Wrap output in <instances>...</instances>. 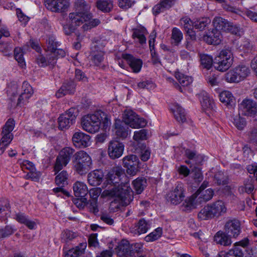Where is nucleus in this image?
Segmentation results:
<instances>
[{
  "label": "nucleus",
  "instance_id": "obj_1",
  "mask_svg": "<svg viewBox=\"0 0 257 257\" xmlns=\"http://www.w3.org/2000/svg\"><path fill=\"white\" fill-rule=\"evenodd\" d=\"M124 174V171L121 167L113 168L108 174L107 181L110 186L102 192L101 196L114 198V202H118L120 205L126 206L133 200L132 189L127 184L116 186Z\"/></svg>",
  "mask_w": 257,
  "mask_h": 257
},
{
  "label": "nucleus",
  "instance_id": "obj_2",
  "mask_svg": "<svg viewBox=\"0 0 257 257\" xmlns=\"http://www.w3.org/2000/svg\"><path fill=\"white\" fill-rule=\"evenodd\" d=\"M104 116L105 121L107 122L108 118L101 111H97L93 114H87L81 119L82 128L91 134H94L99 130L101 121Z\"/></svg>",
  "mask_w": 257,
  "mask_h": 257
},
{
  "label": "nucleus",
  "instance_id": "obj_3",
  "mask_svg": "<svg viewBox=\"0 0 257 257\" xmlns=\"http://www.w3.org/2000/svg\"><path fill=\"white\" fill-rule=\"evenodd\" d=\"M72 163L74 171L80 175L86 174L91 169V158L84 151H80L74 155Z\"/></svg>",
  "mask_w": 257,
  "mask_h": 257
},
{
  "label": "nucleus",
  "instance_id": "obj_4",
  "mask_svg": "<svg viewBox=\"0 0 257 257\" xmlns=\"http://www.w3.org/2000/svg\"><path fill=\"white\" fill-rule=\"evenodd\" d=\"M226 211L224 203L221 200L207 204L202 208L198 214L200 220H208L215 216H219Z\"/></svg>",
  "mask_w": 257,
  "mask_h": 257
},
{
  "label": "nucleus",
  "instance_id": "obj_5",
  "mask_svg": "<svg viewBox=\"0 0 257 257\" xmlns=\"http://www.w3.org/2000/svg\"><path fill=\"white\" fill-rule=\"evenodd\" d=\"M92 17L91 14L83 15L77 12L71 13L69 15V19L72 26H79L83 22H86L83 26L84 30L96 27L100 23L99 20L97 19L92 20Z\"/></svg>",
  "mask_w": 257,
  "mask_h": 257
},
{
  "label": "nucleus",
  "instance_id": "obj_6",
  "mask_svg": "<svg viewBox=\"0 0 257 257\" xmlns=\"http://www.w3.org/2000/svg\"><path fill=\"white\" fill-rule=\"evenodd\" d=\"M214 191L211 188L205 190H200L187 198L183 203V205L187 209H191L195 207L198 200V202H206L210 200L213 196Z\"/></svg>",
  "mask_w": 257,
  "mask_h": 257
},
{
  "label": "nucleus",
  "instance_id": "obj_7",
  "mask_svg": "<svg viewBox=\"0 0 257 257\" xmlns=\"http://www.w3.org/2000/svg\"><path fill=\"white\" fill-rule=\"evenodd\" d=\"M250 73L249 67L245 65H239L229 70L225 74V80L229 83H238L244 80Z\"/></svg>",
  "mask_w": 257,
  "mask_h": 257
},
{
  "label": "nucleus",
  "instance_id": "obj_8",
  "mask_svg": "<svg viewBox=\"0 0 257 257\" xmlns=\"http://www.w3.org/2000/svg\"><path fill=\"white\" fill-rule=\"evenodd\" d=\"M233 62L232 54L230 50L225 49L222 50L215 58L214 67L219 71H225L232 65Z\"/></svg>",
  "mask_w": 257,
  "mask_h": 257
},
{
  "label": "nucleus",
  "instance_id": "obj_9",
  "mask_svg": "<svg viewBox=\"0 0 257 257\" xmlns=\"http://www.w3.org/2000/svg\"><path fill=\"white\" fill-rule=\"evenodd\" d=\"M78 114V108L75 107L69 108L59 117L58 119L59 128L61 130L69 128L75 122Z\"/></svg>",
  "mask_w": 257,
  "mask_h": 257
},
{
  "label": "nucleus",
  "instance_id": "obj_10",
  "mask_svg": "<svg viewBox=\"0 0 257 257\" xmlns=\"http://www.w3.org/2000/svg\"><path fill=\"white\" fill-rule=\"evenodd\" d=\"M122 117L125 124L133 128L143 127L147 124L146 120L144 118L140 117L132 110H125Z\"/></svg>",
  "mask_w": 257,
  "mask_h": 257
},
{
  "label": "nucleus",
  "instance_id": "obj_11",
  "mask_svg": "<svg viewBox=\"0 0 257 257\" xmlns=\"http://www.w3.org/2000/svg\"><path fill=\"white\" fill-rule=\"evenodd\" d=\"M185 189L181 183H178L168 194V201L174 205H178L185 197Z\"/></svg>",
  "mask_w": 257,
  "mask_h": 257
},
{
  "label": "nucleus",
  "instance_id": "obj_12",
  "mask_svg": "<svg viewBox=\"0 0 257 257\" xmlns=\"http://www.w3.org/2000/svg\"><path fill=\"white\" fill-rule=\"evenodd\" d=\"M239 111L243 115L253 116L257 113V102L253 99L245 98L239 104Z\"/></svg>",
  "mask_w": 257,
  "mask_h": 257
},
{
  "label": "nucleus",
  "instance_id": "obj_13",
  "mask_svg": "<svg viewBox=\"0 0 257 257\" xmlns=\"http://www.w3.org/2000/svg\"><path fill=\"white\" fill-rule=\"evenodd\" d=\"M15 125V121L13 119H9L3 127L1 133L2 138L0 140L1 143L9 145L14 138L12 131Z\"/></svg>",
  "mask_w": 257,
  "mask_h": 257
},
{
  "label": "nucleus",
  "instance_id": "obj_14",
  "mask_svg": "<svg viewBox=\"0 0 257 257\" xmlns=\"http://www.w3.org/2000/svg\"><path fill=\"white\" fill-rule=\"evenodd\" d=\"M224 230L232 238H236L241 232L240 222L236 219L229 220L226 222Z\"/></svg>",
  "mask_w": 257,
  "mask_h": 257
},
{
  "label": "nucleus",
  "instance_id": "obj_15",
  "mask_svg": "<svg viewBox=\"0 0 257 257\" xmlns=\"http://www.w3.org/2000/svg\"><path fill=\"white\" fill-rule=\"evenodd\" d=\"M123 166L127 169L126 172L131 175H134L138 171L139 160L138 157L130 155L122 159Z\"/></svg>",
  "mask_w": 257,
  "mask_h": 257
},
{
  "label": "nucleus",
  "instance_id": "obj_16",
  "mask_svg": "<svg viewBox=\"0 0 257 257\" xmlns=\"http://www.w3.org/2000/svg\"><path fill=\"white\" fill-rule=\"evenodd\" d=\"M103 46L97 42L93 43L91 47L92 62L97 66H100L104 60V52L101 50Z\"/></svg>",
  "mask_w": 257,
  "mask_h": 257
},
{
  "label": "nucleus",
  "instance_id": "obj_17",
  "mask_svg": "<svg viewBox=\"0 0 257 257\" xmlns=\"http://www.w3.org/2000/svg\"><path fill=\"white\" fill-rule=\"evenodd\" d=\"M124 145L117 141H110L108 146L107 153L111 159L121 157L124 151Z\"/></svg>",
  "mask_w": 257,
  "mask_h": 257
},
{
  "label": "nucleus",
  "instance_id": "obj_18",
  "mask_svg": "<svg viewBox=\"0 0 257 257\" xmlns=\"http://www.w3.org/2000/svg\"><path fill=\"white\" fill-rule=\"evenodd\" d=\"M33 93V90L32 86L28 82L24 81L22 86V92L18 99L17 105L22 106L26 104Z\"/></svg>",
  "mask_w": 257,
  "mask_h": 257
},
{
  "label": "nucleus",
  "instance_id": "obj_19",
  "mask_svg": "<svg viewBox=\"0 0 257 257\" xmlns=\"http://www.w3.org/2000/svg\"><path fill=\"white\" fill-rule=\"evenodd\" d=\"M90 136L81 132L75 133L72 137L74 145L79 148H84L89 146L90 145Z\"/></svg>",
  "mask_w": 257,
  "mask_h": 257
},
{
  "label": "nucleus",
  "instance_id": "obj_20",
  "mask_svg": "<svg viewBox=\"0 0 257 257\" xmlns=\"http://www.w3.org/2000/svg\"><path fill=\"white\" fill-rule=\"evenodd\" d=\"M68 5L67 0H49L46 4L48 9L58 13L64 11Z\"/></svg>",
  "mask_w": 257,
  "mask_h": 257
},
{
  "label": "nucleus",
  "instance_id": "obj_21",
  "mask_svg": "<svg viewBox=\"0 0 257 257\" xmlns=\"http://www.w3.org/2000/svg\"><path fill=\"white\" fill-rule=\"evenodd\" d=\"M221 39L220 31L217 29H213L211 31L209 30L203 36V40L210 45H218L220 43Z\"/></svg>",
  "mask_w": 257,
  "mask_h": 257
},
{
  "label": "nucleus",
  "instance_id": "obj_22",
  "mask_svg": "<svg viewBox=\"0 0 257 257\" xmlns=\"http://www.w3.org/2000/svg\"><path fill=\"white\" fill-rule=\"evenodd\" d=\"M75 87L76 84L73 81H67L56 92L55 95L57 98H61L66 94L74 93L75 91Z\"/></svg>",
  "mask_w": 257,
  "mask_h": 257
},
{
  "label": "nucleus",
  "instance_id": "obj_23",
  "mask_svg": "<svg viewBox=\"0 0 257 257\" xmlns=\"http://www.w3.org/2000/svg\"><path fill=\"white\" fill-rule=\"evenodd\" d=\"M176 1L177 0H160V2L153 7V14L158 15L169 10L174 6Z\"/></svg>",
  "mask_w": 257,
  "mask_h": 257
},
{
  "label": "nucleus",
  "instance_id": "obj_24",
  "mask_svg": "<svg viewBox=\"0 0 257 257\" xmlns=\"http://www.w3.org/2000/svg\"><path fill=\"white\" fill-rule=\"evenodd\" d=\"M132 38L140 44L143 45L146 43L145 35L147 34L146 29L142 26H138L132 29Z\"/></svg>",
  "mask_w": 257,
  "mask_h": 257
},
{
  "label": "nucleus",
  "instance_id": "obj_25",
  "mask_svg": "<svg viewBox=\"0 0 257 257\" xmlns=\"http://www.w3.org/2000/svg\"><path fill=\"white\" fill-rule=\"evenodd\" d=\"M132 249L129 242L126 240H122L118 244L116 252L120 257H130L133 255Z\"/></svg>",
  "mask_w": 257,
  "mask_h": 257
},
{
  "label": "nucleus",
  "instance_id": "obj_26",
  "mask_svg": "<svg viewBox=\"0 0 257 257\" xmlns=\"http://www.w3.org/2000/svg\"><path fill=\"white\" fill-rule=\"evenodd\" d=\"M185 156L188 159L185 163L192 165H200L204 161V156L200 154H196V152L190 150H186L185 153Z\"/></svg>",
  "mask_w": 257,
  "mask_h": 257
},
{
  "label": "nucleus",
  "instance_id": "obj_27",
  "mask_svg": "<svg viewBox=\"0 0 257 257\" xmlns=\"http://www.w3.org/2000/svg\"><path fill=\"white\" fill-rule=\"evenodd\" d=\"M86 247V242L80 243L74 248L64 250L63 254L65 257H79L84 253Z\"/></svg>",
  "mask_w": 257,
  "mask_h": 257
},
{
  "label": "nucleus",
  "instance_id": "obj_28",
  "mask_svg": "<svg viewBox=\"0 0 257 257\" xmlns=\"http://www.w3.org/2000/svg\"><path fill=\"white\" fill-rule=\"evenodd\" d=\"M151 226V222L144 218L141 219L136 224L135 228H132V232L135 234L139 235L142 233H146Z\"/></svg>",
  "mask_w": 257,
  "mask_h": 257
},
{
  "label": "nucleus",
  "instance_id": "obj_29",
  "mask_svg": "<svg viewBox=\"0 0 257 257\" xmlns=\"http://www.w3.org/2000/svg\"><path fill=\"white\" fill-rule=\"evenodd\" d=\"M176 77L177 79L181 86L176 84L175 87L178 89L180 92H183V88L189 86L193 82V79L191 76L186 75L182 73H178L176 74Z\"/></svg>",
  "mask_w": 257,
  "mask_h": 257
},
{
  "label": "nucleus",
  "instance_id": "obj_30",
  "mask_svg": "<svg viewBox=\"0 0 257 257\" xmlns=\"http://www.w3.org/2000/svg\"><path fill=\"white\" fill-rule=\"evenodd\" d=\"M103 176L102 171L99 170H94L88 174V182L91 186H98L102 182Z\"/></svg>",
  "mask_w": 257,
  "mask_h": 257
},
{
  "label": "nucleus",
  "instance_id": "obj_31",
  "mask_svg": "<svg viewBox=\"0 0 257 257\" xmlns=\"http://www.w3.org/2000/svg\"><path fill=\"white\" fill-rule=\"evenodd\" d=\"M171 110L174 114L175 119L180 123H183L186 120L185 110L177 103H174L171 106Z\"/></svg>",
  "mask_w": 257,
  "mask_h": 257
},
{
  "label": "nucleus",
  "instance_id": "obj_32",
  "mask_svg": "<svg viewBox=\"0 0 257 257\" xmlns=\"http://www.w3.org/2000/svg\"><path fill=\"white\" fill-rule=\"evenodd\" d=\"M119 120L114 123L115 133L117 137L121 139H125L128 135V127Z\"/></svg>",
  "mask_w": 257,
  "mask_h": 257
},
{
  "label": "nucleus",
  "instance_id": "obj_33",
  "mask_svg": "<svg viewBox=\"0 0 257 257\" xmlns=\"http://www.w3.org/2000/svg\"><path fill=\"white\" fill-rule=\"evenodd\" d=\"M73 188L74 195L76 197L85 198L88 193L87 185L82 182H76L73 184Z\"/></svg>",
  "mask_w": 257,
  "mask_h": 257
},
{
  "label": "nucleus",
  "instance_id": "obj_34",
  "mask_svg": "<svg viewBox=\"0 0 257 257\" xmlns=\"http://www.w3.org/2000/svg\"><path fill=\"white\" fill-rule=\"evenodd\" d=\"M123 58L127 61L134 72L138 73L140 71L142 66V61L140 59L136 58L130 54L124 55Z\"/></svg>",
  "mask_w": 257,
  "mask_h": 257
},
{
  "label": "nucleus",
  "instance_id": "obj_35",
  "mask_svg": "<svg viewBox=\"0 0 257 257\" xmlns=\"http://www.w3.org/2000/svg\"><path fill=\"white\" fill-rule=\"evenodd\" d=\"M232 238L229 235L226 233L225 231H219L214 237V241L217 243L224 246L231 245Z\"/></svg>",
  "mask_w": 257,
  "mask_h": 257
},
{
  "label": "nucleus",
  "instance_id": "obj_36",
  "mask_svg": "<svg viewBox=\"0 0 257 257\" xmlns=\"http://www.w3.org/2000/svg\"><path fill=\"white\" fill-rule=\"evenodd\" d=\"M15 219L19 223L25 224L30 229H35L36 228V222L30 219L24 213H19L17 214Z\"/></svg>",
  "mask_w": 257,
  "mask_h": 257
},
{
  "label": "nucleus",
  "instance_id": "obj_37",
  "mask_svg": "<svg viewBox=\"0 0 257 257\" xmlns=\"http://www.w3.org/2000/svg\"><path fill=\"white\" fill-rule=\"evenodd\" d=\"M74 7L76 12L83 15L91 14L89 13L90 6L85 0H76L74 3Z\"/></svg>",
  "mask_w": 257,
  "mask_h": 257
},
{
  "label": "nucleus",
  "instance_id": "obj_38",
  "mask_svg": "<svg viewBox=\"0 0 257 257\" xmlns=\"http://www.w3.org/2000/svg\"><path fill=\"white\" fill-rule=\"evenodd\" d=\"M220 101L225 105H232L235 102V99L232 94L229 91H223L219 95Z\"/></svg>",
  "mask_w": 257,
  "mask_h": 257
},
{
  "label": "nucleus",
  "instance_id": "obj_39",
  "mask_svg": "<svg viewBox=\"0 0 257 257\" xmlns=\"http://www.w3.org/2000/svg\"><path fill=\"white\" fill-rule=\"evenodd\" d=\"M10 204L8 200L0 199V220L3 221L7 219L10 215Z\"/></svg>",
  "mask_w": 257,
  "mask_h": 257
},
{
  "label": "nucleus",
  "instance_id": "obj_40",
  "mask_svg": "<svg viewBox=\"0 0 257 257\" xmlns=\"http://www.w3.org/2000/svg\"><path fill=\"white\" fill-rule=\"evenodd\" d=\"M229 21L220 17H215L213 20V24L215 28L218 31L222 30L225 31L227 30Z\"/></svg>",
  "mask_w": 257,
  "mask_h": 257
},
{
  "label": "nucleus",
  "instance_id": "obj_41",
  "mask_svg": "<svg viewBox=\"0 0 257 257\" xmlns=\"http://www.w3.org/2000/svg\"><path fill=\"white\" fill-rule=\"evenodd\" d=\"M134 190L138 194H141L147 186V181L144 178H138L132 182Z\"/></svg>",
  "mask_w": 257,
  "mask_h": 257
},
{
  "label": "nucleus",
  "instance_id": "obj_42",
  "mask_svg": "<svg viewBox=\"0 0 257 257\" xmlns=\"http://www.w3.org/2000/svg\"><path fill=\"white\" fill-rule=\"evenodd\" d=\"M200 101L202 107L205 109H213L215 107L213 100L210 99L206 93L201 94Z\"/></svg>",
  "mask_w": 257,
  "mask_h": 257
},
{
  "label": "nucleus",
  "instance_id": "obj_43",
  "mask_svg": "<svg viewBox=\"0 0 257 257\" xmlns=\"http://www.w3.org/2000/svg\"><path fill=\"white\" fill-rule=\"evenodd\" d=\"M98 9L104 12H109L113 8L112 0H98L97 2Z\"/></svg>",
  "mask_w": 257,
  "mask_h": 257
},
{
  "label": "nucleus",
  "instance_id": "obj_44",
  "mask_svg": "<svg viewBox=\"0 0 257 257\" xmlns=\"http://www.w3.org/2000/svg\"><path fill=\"white\" fill-rule=\"evenodd\" d=\"M200 60L201 66L203 68L209 70L212 67L213 58L211 55L206 54H200Z\"/></svg>",
  "mask_w": 257,
  "mask_h": 257
},
{
  "label": "nucleus",
  "instance_id": "obj_45",
  "mask_svg": "<svg viewBox=\"0 0 257 257\" xmlns=\"http://www.w3.org/2000/svg\"><path fill=\"white\" fill-rule=\"evenodd\" d=\"M69 175L66 171H62L55 178V182L58 186L64 187L68 184Z\"/></svg>",
  "mask_w": 257,
  "mask_h": 257
},
{
  "label": "nucleus",
  "instance_id": "obj_46",
  "mask_svg": "<svg viewBox=\"0 0 257 257\" xmlns=\"http://www.w3.org/2000/svg\"><path fill=\"white\" fill-rule=\"evenodd\" d=\"M49 54L50 55L49 62L55 64L58 58L64 57L65 56V52L62 49H57V48L52 53H49Z\"/></svg>",
  "mask_w": 257,
  "mask_h": 257
},
{
  "label": "nucleus",
  "instance_id": "obj_47",
  "mask_svg": "<svg viewBox=\"0 0 257 257\" xmlns=\"http://www.w3.org/2000/svg\"><path fill=\"white\" fill-rule=\"evenodd\" d=\"M24 51L22 48L17 47L14 50V56L16 61L21 67L25 66V62L23 57Z\"/></svg>",
  "mask_w": 257,
  "mask_h": 257
},
{
  "label": "nucleus",
  "instance_id": "obj_48",
  "mask_svg": "<svg viewBox=\"0 0 257 257\" xmlns=\"http://www.w3.org/2000/svg\"><path fill=\"white\" fill-rule=\"evenodd\" d=\"M46 51L49 54L52 53L59 46L58 42L56 41V39L53 36L49 37L46 41Z\"/></svg>",
  "mask_w": 257,
  "mask_h": 257
},
{
  "label": "nucleus",
  "instance_id": "obj_49",
  "mask_svg": "<svg viewBox=\"0 0 257 257\" xmlns=\"http://www.w3.org/2000/svg\"><path fill=\"white\" fill-rule=\"evenodd\" d=\"M70 161L66 160L65 158L60 157L58 155L57 157L56 163L54 166V171L56 174L59 171L65 167Z\"/></svg>",
  "mask_w": 257,
  "mask_h": 257
},
{
  "label": "nucleus",
  "instance_id": "obj_50",
  "mask_svg": "<svg viewBox=\"0 0 257 257\" xmlns=\"http://www.w3.org/2000/svg\"><path fill=\"white\" fill-rule=\"evenodd\" d=\"M211 20L207 18H203L194 22V28L200 31L203 30L209 24Z\"/></svg>",
  "mask_w": 257,
  "mask_h": 257
},
{
  "label": "nucleus",
  "instance_id": "obj_51",
  "mask_svg": "<svg viewBox=\"0 0 257 257\" xmlns=\"http://www.w3.org/2000/svg\"><path fill=\"white\" fill-rule=\"evenodd\" d=\"M214 181L218 185H225L227 184L228 178L223 172L218 171L214 175Z\"/></svg>",
  "mask_w": 257,
  "mask_h": 257
},
{
  "label": "nucleus",
  "instance_id": "obj_52",
  "mask_svg": "<svg viewBox=\"0 0 257 257\" xmlns=\"http://www.w3.org/2000/svg\"><path fill=\"white\" fill-rule=\"evenodd\" d=\"M162 234V229L160 227L156 228L154 231L147 235L145 239L147 242L154 241L160 238Z\"/></svg>",
  "mask_w": 257,
  "mask_h": 257
},
{
  "label": "nucleus",
  "instance_id": "obj_53",
  "mask_svg": "<svg viewBox=\"0 0 257 257\" xmlns=\"http://www.w3.org/2000/svg\"><path fill=\"white\" fill-rule=\"evenodd\" d=\"M171 38L173 43L176 45H178L183 39V34L181 31L177 28H174L172 32Z\"/></svg>",
  "mask_w": 257,
  "mask_h": 257
},
{
  "label": "nucleus",
  "instance_id": "obj_54",
  "mask_svg": "<svg viewBox=\"0 0 257 257\" xmlns=\"http://www.w3.org/2000/svg\"><path fill=\"white\" fill-rule=\"evenodd\" d=\"M47 58L43 56L42 55H38L36 58V62L38 65L40 67H46L48 65H54V64H51L49 62L50 60V55L49 53L47 54Z\"/></svg>",
  "mask_w": 257,
  "mask_h": 257
},
{
  "label": "nucleus",
  "instance_id": "obj_55",
  "mask_svg": "<svg viewBox=\"0 0 257 257\" xmlns=\"http://www.w3.org/2000/svg\"><path fill=\"white\" fill-rule=\"evenodd\" d=\"M74 152V150L70 147H65L63 148L59 153L60 157L65 158L66 160L70 161L71 156Z\"/></svg>",
  "mask_w": 257,
  "mask_h": 257
},
{
  "label": "nucleus",
  "instance_id": "obj_56",
  "mask_svg": "<svg viewBox=\"0 0 257 257\" xmlns=\"http://www.w3.org/2000/svg\"><path fill=\"white\" fill-rule=\"evenodd\" d=\"M77 236L76 232L69 230H66L61 234V239L65 242H68L75 238Z\"/></svg>",
  "mask_w": 257,
  "mask_h": 257
},
{
  "label": "nucleus",
  "instance_id": "obj_57",
  "mask_svg": "<svg viewBox=\"0 0 257 257\" xmlns=\"http://www.w3.org/2000/svg\"><path fill=\"white\" fill-rule=\"evenodd\" d=\"M134 139L137 142L145 140L147 139V132L145 129L136 131L133 137Z\"/></svg>",
  "mask_w": 257,
  "mask_h": 257
},
{
  "label": "nucleus",
  "instance_id": "obj_58",
  "mask_svg": "<svg viewBox=\"0 0 257 257\" xmlns=\"http://www.w3.org/2000/svg\"><path fill=\"white\" fill-rule=\"evenodd\" d=\"M233 124L238 130H242L246 126V123L244 118L238 115L234 117Z\"/></svg>",
  "mask_w": 257,
  "mask_h": 257
},
{
  "label": "nucleus",
  "instance_id": "obj_59",
  "mask_svg": "<svg viewBox=\"0 0 257 257\" xmlns=\"http://www.w3.org/2000/svg\"><path fill=\"white\" fill-rule=\"evenodd\" d=\"M191 174L196 182H200L203 180V175L199 168L194 166L192 169Z\"/></svg>",
  "mask_w": 257,
  "mask_h": 257
},
{
  "label": "nucleus",
  "instance_id": "obj_60",
  "mask_svg": "<svg viewBox=\"0 0 257 257\" xmlns=\"http://www.w3.org/2000/svg\"><path fill=\"white\" fill-rule=\"evenodd\" d=\"M14 233L12 226L7 225L5 228L0 229V239L7 237Z\"/></svg>",
  "mask_w": 257,
  "mask_h": 257
},
{
  "label": "nucleus",
  "instance_id": "obj_61",
  "mask_svg": "<svg viewBox=\"0 0 257 257\" xmlns=\"http://www.w3.org/2000/svg\"><path fill=\"white\" fill-rule=\"evenodd\" d=\"M243 252L238 247H234L229 250L225 255L224 257H242Z\"/></svg>",
  "mask_w": 257,
  "mask_h": 257
},
{
  "label": "nucleus",
  "instance_id": "obj_62",
  "mask_svg": "<svg viewBox=\"0 0 257 257\" xmlns=\"http://www.w3.org/2000/svg\"><path fill=\"white\" fill-rule=\"evenodd\" d=\"M180 23L183 26L184 29L186 30L194 27V22L191 19L187 17H185L180 20Z\"/></svg>",
  "mask_w": 257,
  "mask_h": 257
},
{
  "label": "nucleus",
  "instance_id": "obj_63",
  "mask_svg": "<svg viewBox=\"0 0 257 257\" xmlns=\"http://www.w3.org/2000/svg\"><path fill=\"white\" fill-rule=\"evenodd\" d=\"M255 179L248 178L245 181L244 188L245 192L247 193H250L254 189L253 183Z\"/></svg>",
  "mask_w": 257,
  "mask_h": 257
},
{
  "label": "nucleus",
  "instance_id": "obj_64",
  "mask_svg": "<svg viewBox=\"0 0 257 257\" xmlns=\"http://www.w3.org/2000/svg\"><path fill=\"white\" fill-rule=\"evenodd\" d=\"M41 175L40 172L36 171V169L32 170L27 173L26 177L28 179H30L32 181H38Z\"/></svg>",
  "mask_w": 257,
  "mask_h": 257
}]
</instances>
